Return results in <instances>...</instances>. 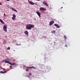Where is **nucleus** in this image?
Masks as SVG:
<instances>
[{"label":"nucleus","instance_id":"obj_8","mask_svg":"<svg viewBox=\"0 0 80 80\" xmlns=\"http://www.w3.org/2000/svg\"><path fill=\"white\" fill-rule=\"evenodd\" d=\"M54 26H55V27H56V28H60V26L57 24H54Z\"/></svg>","mask_w":80,"mask_h":80},{"label":"nucleus","instance_id":"obj_16","mask_svg":"<svg viewBox=\"0 0 80 80\" xmlns=\"http://www.w3.org/2000/svg\"><path fill=\"white\" fill-rule=\"evenodd\" d=\"M13 17H14V18H16V15L15 14H13L12 15Z\"/></svg>","mask_w":80,"mask_h":80},{"label":"nucleus","instance_id":"obj_17","mask_svg":"<svg viewBox=\"0 0 80 80\" xmlns=\"http://www.w3.org/2000/svg\"><path fill=\"white\" fill-rule=\"evenodd\" d=\"M12 19L13 20H15V18H14L13 17H12Z\"/></svg>","mask_w":80,"mask_h":80},{"label":"nucleus","instance_id":"obj_28","mask_svg":"<svg viewBox=\"0 0 80 80\" xmlns=\"http://www.w3.org/2000/svg\"><path fill=\"white\" fill-rule=\"evenodd\" d=\"M7 0V1H10V0Z\"/></svg>","mask_w":80,"mask_h":80},{"label":"nucleus","instance_id":"obj_15","mask_svg":"<svg viewBox=\"0 0 80 80\" xmlns=\"http://www.w3.org/2000/svg\"><path fill=\"white\" fill-rule=\"evenodd\" d=\"M5 62L6 63H8L9 64L10 63V62L9 61H5Z\"/></svg>","mask_w":80,"mask_h":80},{"label":"nucleus","instance_id":"obj_2","mask_svg":"<svg viewBox=\"0 0 80 80\" xmlns=\"http://www.w3.org/2000/svg\"><path fill=\"white\" fill-rule=\"evenodd\" d=\"M3 29L4 31H5V32H7V27L6 26H4Z\"/></svg>","mask_w":80,"mask_h":80},{"label":"nucleus","instance_id":"obj_10","mask_svg":"<svg viewBox=\"0 0 80 80\" xmlns=\"http://www.w3.org/2000/svg\"><path fill=\"white\" fill-rule=\"evenodd\" d=\"M24 33L28 36V32L27 31H25L24 32Z\"/></svg>","mask_w":80,"mask_h":80},{"label":"nucleus","instance_id":"obj_23","mask_svg":"<svg viewBox=\"0 0 80 80\" xmlns=\"http://www.w3.org/2000/svg\"><path fill=\"white\" fill-rule=\"evenodd\" d=\"M29 75H30V76H31V75H32V73H29Z\"/></svg>","mask_w":80,"mask_h":80},{"label":"nucleus","instance_id":"obj_30","mask_svg":"<svg viewBox=\"0 0 80 80\" xmlns=\"http://www.w3.org/2000/svg\"><path fill=\"white\" fill-rule=\"evenodd\" d=\"M61 8H63V7H61Z\"/></svg>","mask_w":80,"mask_h":80},{"label":"nucleus","instance_id":"obj_4","mask_svg":"<svg viewBox=\"0 0 80 80\" xmlns=\"http://www.w3.org/2000/svg\"><path fill=\"white\" fill-rule=\"evenodd\" d=\"M43 5H45L46 6H47V7H48V5L47 3V2L45 1H43Z\"/></svg>","mask_w":80,"mask_h":80},{"label":"nucleus","instance_id":"obj_24","mask_svg":"<svg viewBox=\"0 0 80 80\" xmlns=\"http://www.w3.org/2000/svg\"><path fill=\"white\" fill-rule=\"evenodd\" d=\"M4 16H5V17H6V14H5V13H4Z\"/></svg>","mask_w":80,"mask_h":80},{"label":"nucleus","instance_id":"obj_11","mask_svg":"<svg viewBox=\"0 0 80 80\" xmlns=\"http://www.w3.org/2000/svg\"><path fill=\"white\" fill-rule=\"evenodd\" d=\"M12 9L13 11H14V12H17V13H18V12L15 9L13 8H12Z\"/></svg>","mask_w":80,"mask_h":80},{"label":"nucleus","instance_id":"obj_6","mask_svg":"<svg viewBox=\"0 0 80 80\" xmlns=\"http://www.w3.org/2000/svg\"><path fill=\"white\" fill-rule=\"evenodd\" d=\"M54 23V21H52L49 22V25L51 26L52 25V24H53Z\"/></svg>","mask_w":80,"mask_h":80},{"label":"nucleus","instance_id":"obj_7","mask_svg":"<svg viewBox=\"0 0 80 80\" xmlns=\"http://www.w3.org/2000/svg\"><path fill=\"white\" fill-rule=\"evenodd\" d=\"M27 68H34V69H35L36 68H35V67H34L33 66H32L31 67H26Z\"/></svg>","mask_w":80,"mask_h":80},{"label":"nucleus","instance_id":"obj_18","mask_svg":"<svg viewBox=\"0 0 80 80\" xmlns=\"http://www.w3.org/2000/svg\"><path fill=\"white\" fill-rule=\"evenodd\" d=\"M51 33H55V31H53L52 32H51Z\"/></svg>","mask_w":80,"mask_h":80},{"label":"nucleus","instance_id":"obj_29","mask_svg":"<svg viewBox=\"0 0 80 80\" xmlns=\"http://www.w3.org/2000/svg\"><path fill=\"white\" fill-rule=\"evenodd\" d=\"M37 1H40V0H36Z\"/></svg>","mask_w":80,"mask_h":80},{"label":"nucleus","instance_id":"obj_19","mask_svg":"<svg viewBox=\"0 0 80 80\" xmlns=\"http://www.w3.org/2000/svg\"><path fill=\"white\" fill-rule=\"evenodd\" d=\"M64 38H65V39H67V38L66 36H64Z\"/></svg>","mask_w":80,"mask_h":80},{"label":"nucleus","instance_id":"obj_3","mask_svg":"<svg viewBox=\"0 0 80 80\" xmlns=\"http://www.w3.org/2000/svg\"><path fill=\"white\" fill-rule=\"evenodd\" d=\"M40 10L41 11H42V10H43L44 11H45V10H46V9L45 8L43 7H41L39 8Z\"/></svg>","mask_w":80,"mask_h":80},{"label":"nucleus","instance_id":"obj_13","mask_svg":"<svg viewBox=\"0 0 80 80\" xmlns=\"http://www.w3.org/2000/svg\"><path fill=\"white\" fill-rule=\"evenodd\" d=\"M0 22L2 23H3V24H5V23H4V22L2 20H1L0 19Z\"/></svg>","mask_w":80,"mask_h":80},{"label":"nucleus","instance_id":"obj_27","mask_svg":"<svg viewBox=\"0 0 80 80\" xmlns=\"http://www.w3.org/2000/svg\"><path fill=\"white\" fill-rule=\"evenodd\" d=\"M0 5H2V4H1V3L0 2Z\"/></svg>","mask_w":80,"mask_h":80},{"label":"nucleus","instance_id":"obj_22","mask_svg":"<svg viewBox=\"0 0 80 80\" xmlns=\"http://www.w3.org/2000/svg\"><path fill=\"white\" fill-rule=\"evenodd\" d=\"M16 45L18 46V45H21V44H16Z\"/></svg>","mask_w":80,"mask_h":80},{"label":"nucleus","instance_id":"obj_14","mask_svg":"<svg viewBox=\"0 0 80 80\" xmlns=\"http://www.w3.org/2000/svg\"><path fill=\"white\" fill-rule=\"evenodd\" d=\"M10 65H15V62H13V63H11L10 62Z\"/></svg>","mask_w":80,"mask_h":80},{"label":"nucleus","instance_id":"obj_31","mask_svg":"<svg viewBox=\"0 0 80 80\" xmlns=\"http://www.w3.org/2000/svg\"><path fill=\"white\" fill-rule=\"evenodd\" d=\"M2 68V69H3V68Z\"/></svg>","mask_w":80,"mask_h":80},{"label":"nucleus","instance_id":"obj_25","mask_svg":"<svg viewBox=\"0 0 80 80\" xmlns=\"http://www.w3.org/2000/svg\"><path fill=\"white\" fill-rule=\"evenodd\" d=\"M65 47H68V46L67 45H65Z\"/></svg>","mask_w":80,"mask_h":80},{"label":"nucleus","instance_id":"obj_26","mask_svg":"<svg viewBox=\"0 0 80 80\" xmlns=\"http://www.w3.org/2000/svg\"><path fill=\"white\" fill-rule=\"evenodd\" d=\"M2 62H5V61H4V60H3L2 61Z\"/></svg>","mask_w":80,"mask_h":80},{"label":"nucleus","instance_id":"obj_9","mask_svg":"<svg viewBox=\"0 0 80 80\" xmlns=\"http://www.w3.org/2000/svg\"><path fill=\"white\" fill-rule=\"evenodd\" d=\"M36 13H37V14H38V15L39 17H40V16H41V14H40V12H37Z\"/></svg>","mask_w":80,"mask_h":80},{"label":"nucleus","instance_id":"obj_12","mask_svg":"<svg viewBox=\"0 0 80 80\" xmlns=\"http://www.w3.org/2000/svg\"><path fill=\"white\" fill-rule=\"evenodd\" d=\"M7 71H5L4 72H3L2 71H1L0 72V73H7Z\"/></svg>","mask_w":80,"mask_h":80},{"label":"nucleus","instance_id":"obj_20","mask_svg":"<svg viewBox=\"0 0 80 80\" xmlns=\"http://www.w3.org/2000/svg\"><path fill=\"white\" fill-rule=\"evenodd\" d=\"M29 69H26V72H28V71H29Z\"/></svg>","mask_w":80,"mask_h":80},{"label":"nucleus","instance_id":"obj_21","mask_svg":"<svg viewBox=\"0 0 80 80\" xmlns=\"http://www.w3.org/2000/svg\"><path fill=\"white\" fill-rule=\"evenodd\" d=\"M8 50H10V47H8L7 48Z\"/></svg>","mask_w":80,"mask_h":80},{"label":"nucleus","instance_id":"obj_1","mask_svg":"<svg viewBox=\"0 0 80 80\" xmlns=\"http://www.w3.org/2000/svg\"><path fill=\"white\" fill-rule=\"evenodd\" d=\"M35 26L31 24H28L26 25V28L27 30H31L32 28H33Z\"/></svg>","mask_w":80,"mask_h":80},{"label":"nucleus","instance_id":"obj_5","mask_svg":"<svg viewBox=\"0 0 80 80\" xmlns=\"http://www.w3.org/2000/svg\"><path fill=\"white\" fill-rule=\"evenodd\" d=\"M28 2H29V3H30V4L31 5H34V3H33V2H32V1H30V0H28Z\"/></svg>","mask_w":80,"mask_h":80}]
</instances>
